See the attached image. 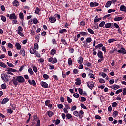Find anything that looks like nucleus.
<instances>
[{
	"label": "nucleus",
	"mask_w": 126,
	"mask_h": 126,
	"mask_svg": "<svg viewBox=\"0 0 126 126\" xmlns=\"http://www.w3.org/2000/svg\"><path fill=\"white\" fill-rule=\"evenodd\" d=\"M73 97L74 98H76L77 99L78 98H79V94L77 93H75L73 94Z\"/></svg>",
	"instance_id": "33"
},
{
	"label": "nucleus",
	"mask_w": 126,
	"mask_h": 126,
	"mask_svg": "<svg viewBox=\"0 0 126 126\" xmlns=\"http://www.w3.org/2000/svg\"><path fill=\"white\" fill-rule=\"evenodd\" d=\"M62 43H63V44H64V45H65V46H67V43L66 42V40H65V39L62 38L61 40Z\"/></svg>",
	"instance_id": "26"
},
{
	"label": "nucleus",
	"mask_w": 126,
	"mask_h": 126,
	"mask_svg": "<svg viewBox=\"0 0 126 126\" xmlns=\"http://www.w3.org/2000/svg\"><path fill=\"white\" fill-rule=\"evenodd\" d=\"M57 107L59 109H63V105L62 104H58Z\"/></svg>",
	"instance_id": "54"
},
{
	"label": "nucleus",
	"mask_w": 126,
	"mask_h": 126,
	"mask_svg": "<svg viewBox=\"0 0 126 126\" xmlns=\"http://www.w3.org/2000/svg\"><path fill=\"white\" fill-rule=\"evenodd\" d=\"M30 54H32V55H33V54H35V53H36V50L35 49H34V48L31 47L30 49Z\"/></svg>",
	"instance_id": "19"
},
{
	"label": "nucleus",
	"mask_w": 126,
	"mask_h": 126,
	"mask_svg": "<svg viewBox=\"0 0 126 126\" xmlns=\"http://www.w3.org/2000/svg\"><path fill=\"white\" fill-rule=\"evenodd\" d=\"M28 82L31 85H33L34 86L36 85V82L34 80H32V81H31V80H28Z\"/></svg>",
	"instance_id": "8"
},
{
	"label": "nucleus",
	"mask_w": 126,
	"mask_h": 126,
	"mask_svg": "<svg viewBox=\"0 0 126 126\" xmlns=\"http://www.w3.org/2000/svg\"><path fill=\"white\" fill-rule=\"evenodd\" d=\"M66 117L67 118V119H71L72 118V116L71 115V114L68 113L66 114Z\"/></svg>",
	"instance_id": "39"
},
{
	"label": "nucleus",
	"mask_w": 126,
	"mask_h": 126,
	"mask_svg": "<svg viewBox=\"0 0 126 126\" xmlns=\"http://www.w3.org/2000/svg\"><path fill=\"white\" fill-rule=\"evenodd\" d=\"M5 71H7V74H10L11 75H13V73L12 72H17V70L12 69L11 68H8L5 70Z\"/></svg>",
	"instance_id": "2"
},
{
	"label": "nucleus",
	"mask_w": 126,
	"mask_h": 126,
	"mask_svg": "<svg viewBox=\"0 0 126 126\" xmlns=\"http://www.w3.org/2000/svg\"><path fill=\"white\" fill-rule=\"evenodd\" d=\"M20 55H22V57H24L25 56V50L24 49H22L19 52Z\"/></svg>",
	"instance_id": "16"
},
{
	"label": "nucleus",
	"mask_w": 126,
	"mask_h": 126,
	"mask_svg": "<svg viewBox=\"0 0 126 126\" xmlns=\"http://www.w3.org/2000/svg\"><path fill=\"white\" fill-rule=\"evenodd\" d=\"M47 113V115H48L50 118H51L52 116H54V113L52 111H48Z\"/></svg>",
	"instance_id": "30"
},
{
	"label": "nucleus",
	"mask_w": 126,
	"mask_h": 126,
	"mask_svg": "<svg viewBox=\"0 0 126 126\" xmlns=\"http://www.w3.org/2000/svg\"><path fill=\"white\" fill-rule=\"evenodd\" d=\"M90 78H93V79H95V76L93 74H90Z\"/></svg>",
	"instance_id": "57"
},
{
	"label": "nucleus",
	"mask_w": 126,
	"mask_h": 126,
	"mask_svg": "<svg viewBox=\"0 0 126 126\" xmlns=\"http://www.w3.org/2000/svg\"><path fill=\"white\" fill-rule=\"evenodd\" d=\"M12 81L13 84L15 85V86H17V85H18V81L17 80V78H15V77H13L12 80Z\"/></svg>",
	"instance_id": "5"
},
{
	"label": "nucleus",
	"mask_w": 126,
	"mask_h": 126,
	"mask_svg": "<svg viewBox=\"0 0 126 126\" xmlns=\"http://www.w3.org/2000/svg\"><path fill=\"white\" fill-rule=\"evenodd\" d=\"M28 71L31 75H33L34 74V72H33V70L31 68H29L28 70Z\"/></svg>",
	"instance_id": "25"
},
{
	"label": "nucleus",
	"mask_w": 126,
	"mask_h": 126,
	"mask_svg": "<svg viewBox=\"0 0 126 126\" xmlns=\"http://www.w3.org/2000/svg\"><path fill=\"white\" fill-rule=\"evenodd\" d=\"M19 18L20 19H23L24 18V16L23 15V13H20Z\"/></svg>",
	"instance_id": "43"
},
{
	"label": "nucleus",
	"mask_w": 126,
	"mask_h": 126,
	"mask_svg": "<svg viewBox=\"0 0 126 126\" xmlns=\"http://www.w3.org/2000/svg\"><path fill=\"white\" fill-rule=\"evenodd\" d=\"M0 66H1V67H3V68H5L7 65H6L5 63H3V62H0Z\"/></svg>",
	"instance_id": "22"
},
{
	"label": "nucleus",
	"mask_w": 126,
	"mask_h": 126,
	"mask_svg": "<svg viewBox=\"0 0 126 126\" xmlns=\"http://www.w3.org/2000/svg\"><path fill=\"white\" fill-rule=\"evenodd\" d=\"M84 114V112L82 110H80L79 114V118H83V114Z\"/></svg>",
	"instance_id": "21"
},
{
	"label": "nucleus",
	"mask_w": 126,
	"mask_h": 126,
	"mask_svg": "<svg viewBox=\"0 0 126 126\" xmlns=\"http://www.w3.org/2000/svg\"><path fill=\"white\" fill-rule=\"evenodd\" d=\"M7 64L8 66H9V67H14V65H13V64H12V63H9V62H7Z\"/></svg>",
	"instance_id": "38"
},
{
	"label": "nucleus",
	"mask_w": 126,
	"mask_h": 126,
	"mask_svg": "<svg viewBox=\"0 0 126 126\" xmlns=\"http://www.w3.org/2000/svg\"><path fill=\"white\" fill-rule=\"evenodd\" d=\"M66 32V29H63L59 31L60 34H63V33H65Z\"/></svg>",
	"instance_id": "28"
},
{
	"label": "nucleus",
	"mask_w": 126,
	"mask_h": 126,
	"mask_svg": "<svg viewBox=\"0 0 126 126\" xmlns=\"http://www.w3.org/2000/svg\"><path fill=\"white\" fill-rule=\"evenodd\" d=\"M68 63L69 65H71V64H72V60H71V58H69L68 59Z\"/></svg>",
	"instance_id": "36"
},
{
	"label": "nucleus",
	"mask_w": 126,
	"mask_h": 126,
	"mask_svg": "<svg viewBox=\"0 0 126 126\" xmlns=\"http://www.w3.org/2000/svg\"><path fill=\"white\" fill-rule=\"evenodd\" d=\"M41 85L42 87H44V88H48L49 87V85L48 83L44 81H42L41 82Z\"/></svg>",
	"instance_id": "7"
},
{
	"label": "nucleus",
	"mask_w": 126,
	"mask_h": 126,
	"mask_svg": "<svg viewBox=\"0 0 126 126\" xmlns=\"http://www.w3.org/2000/svg\"><path fill=\"white\" fill-rule=\"evenodd\" d=\"M49 21L51 22V23H54L56 22V18H55V17L51 16L49 17Z\"/></svg>",
	"instance_id": "11"
},
{
	"label": "nucleus",
	"mask_w": 126,
	"mask_h": 126,
	"mask_svg": "<svg viewBox=\"0 0 126 126\" xmlns=\"http://www.w3.org/2000/svg\"><path fill=\"white\" fill-rule=\"evenodd\" d=\"M113 114V117L114 118H116V117H117V116H118V111H114Z\"/></svg>",
	"instance_id": "45"
},
{
	"label": "nucleus",
	"mask_w": 126,
	"mask_h": 126,
	"mask_svg": "<svg viewBox=\"0 0 126 126\" xmlns=\"http://www.w3.org/2000/svg\"><path fill=\"white\" fill-rule=\"evenodd\" d=\"M73 115L75 116L76 117H79V113H78V111H75L73 112Z\"/></svg>",
	"instance_id": "37"
},
{
	"label": "nucleus",
	"mask_w": 126,
	"mask_h": 126,
	"mask_svg": "<svg viewBox=\"0 0 126 126\" xmlns=\"http://www.w3.org/2000/svg\"><path fill=\"white\" fill-rule=\"evenodd\" d=\"M60 123H61V120H60L59 119H57L55 121V124L56 125H59V124H60Z\"/></svg>",
	"instance_id": "61"
},
{
	"label": "nucleus",
	"mask_w": 126,
	"mask_h": 126,
	"mask_svg": "<svg viewBox=\"0 0 126 126\" xmlns=\"http://www.w3.org/2000/svg\"><path fill=\"white\" fill-rule=\"evenodd\" d=\"M123 94V95H126V88H124Z\"/></svg>",
	"instance_id": "64"
},
{
	"label": "nucleus",
	"mask_w": 126,
	"mask_h": 126,
	"mask_svg": "<svg viewBox=\"0 0 126 126\" xmlns=\"http://www.w3.org/2000/svg\"><path fill=\"white\" fill-rule=\"evenodd\" d=\"M51 55H55L56 54V50L55 49H52L51 52Z\"/></svg>",
	"instance_id": "59"
},
{
	"label": "nucleus",
	"mask_w": 126,
	"mask_h": 126,
	"mask_svg": "<svg viewBox=\"0 0 126 126\" xmlns=\"http://www.w3.org/2000/svg\"><path fill=\"white\" fill-rule=\"evenodd\" d=\"M8 101H9V99H8V98H5L2 101L1 104L2 105H4V104H6V103H7V102H8Z\"/></svg>",
	"instance_id": "14"
},
{
	"label": "nucleus",
	"mask_w": 126,
	"mask_h": 126,
	"mask_svg": "<svg viewBox=\"0 0 126 126\" xmlns=\"http://www.w3.org/2000/svg\"><path fill=\"white\" fill-rule=\"evenodd\" d=\"M1 88H2V89H6V84H2L1 86Z\"/></svg>",
	"instance_id": "47"
},
{
	"label": "nucleus",
	"mask_w": 126,
	"mask_h": 126,
	"mask_svg": "<svg viewBox=\"0 0 126 126\" xmlns=\"http://www.w3.org/2000/svg\"><path fill=\"white\" fill-rule=\"evenodd\" d=\"M23 31V28H22V27L19 26L18 27V30H16V32H22Z\"/></svg>",
	"instance_id": "35"
},
{
	"label": "nucleus",
	"mask_w": 126,
	"mask_h": 126,
	"mask_svg": "<svg viewBox=\"0 0 126 126\" xmlns=\"http://www.w3.org/2000/svg\"><path fill=\"white\" fill-rule=\"evenodd\" d=\"M105 25V21H102L99 24V27H103Z\"/></svg>",
	"instance_id": "53"
},
{
	"label": "nucleus",
	"mask_w": 126,
	"mask_h": 126,
	"mask_svg": "<svg viewBox=\"0 0 126 126\" xmlns=\"http://www.w3.org/2000/svg\"><path fill=\"white\" fill-rule=\"evenodd\" d=\"M18 35H20L21 37H24V34L21 32H16Z\"/></svg>",
	"instance_id": "51"
},
{
	"label": "nucleus",
	"mask_w": 126,
	"mask_h": 126,
	"mask_svg": "<svg viewBox=\"0 0 126 126\" xmlns=\"http://www.w3.org/2000/svg\"><path fill=\"white\" fill-rule=\"evenodd\" d=\"M80 34L82 35V36H87L88 35V33L85 32H80Z\"/></svg>",
	"instance_id": "27"
},
{
	"label": "nucleus",
	"mask_w": 126,
	"mask_h": 126,
	"mask_svg": "<svg viewBox=\"0 0 126 126\" xmlns=\"http://www.w3.org/2000/svg\"><path fill=\"white\" fill-rule=\"evenodd\" d=\"M78 91H79V94H81V95H82V94L83 93V90H82V89L79 88L78 89Z\"/></svg>",
	"instance_id": "55"
},
{
	"label": "nucleus",
	"mask_w": 126,
	"mask_h": 126,
	"mask_svg": "<svg viewBox=\"0 0 126 126\" xmlns=\"http://www.w3.org/2000/svg\"><path fill=\"white\" fill-rule=\"evenodd\" d=\"M15 47L17 50H20V49H21V45H20V44H19V43H16Z\"/></svg>",
	"instance_id": "20"
},
{
	"label": "nucleus",
	"mask_w": 126,
	"mask_h": 126,
	"mask_svg": "<svg viewBox=\"0 0 126 126\" xmlns=\"http://www.w3.org/2000/svg\"><path fill=\"white\" fill-rule=\"evenodd\" d=\"M1 77L2 80H4L5 82H7V81H9V79L10 78V76L4 73L1 75Z\"/></svg>",
	"instance_id": "1"
},
{
	"label": "nucleus",
	"mask_w": 126,
	"mask_h": 126,
	"mask_svg": "<svg viewBox=\"0 0 126 126\" xmlns=\"http://www.w3.org/2000/svg\"><path fill=\"white\" fill-rule=\"evenodd\" d=\"M75 84L76 85H80L81 84V80L79 78H77L76 79Z\"/></svg>",
	"instance_id": "15"
},
{
	"label": "nucleus",
	"mask_w": 126,
	"mask_h": 126,
	"mask_svg": "<svg viewBox=\"0 0 126 126\" xmlns=\"http://www.w3.org/2000/svg\"><path fill=\"white\" fill-rule=\"evenodd\" d=\"M83 63V58L82 57H80L78 59V63H79V64H82Z\"/></svg>",
	"instance_id": "12"
},
{
	"label": "nucleus",
	"mask_w": 126,
	"mask_h": 126,
	"mask_svg": "<svg viewBox=\"0 0 126 126\" xmlns=\"http://www.w3.org/2000/svg\"><path fill=\"white\" fill-rule=\"evenodd\" d=\"M116 41H117L116 39H110L108 40V43L109 44H111V43H113V42H116Z\"/></svg>",
	"instance_id": "42"
},
{
	"label": "nucleus",
	"mask_w": 126,
	"mask_h": 126,
	"mask_svg": "<svg viewBox=\"0 0 126 126\" xmlns=\"http://www.w3.org/2000/svg\"><path fill=\"white\" fill-rule=\"evenodd\" d=\"M34 47L35 50H38L39 49V45H38V43L34 44Z\"/></svg>",
	"instance_id": "50"
},
{
	"label": "nucleus",
	"mask_w": 126,
	"mask_h": 126,
	"mask_svg": "<svg viewBox=\"0 0 126 126\" xmlns=\"http://www.w3.org/2000/svg\"><path fill=\"white\" fill-rule=\"evenodd\" d=\"M123 20V17H116L114 18L115 21H120V20Z\"/></svg>",
	"instance_id": "31"
},
{
	"label": "nucleus",
	"mask_w": 126,
	"mask_h": 126,
	"mask_svg": "<svg viewBox=\"0 0 126 126\" xmlns=\"http://www.w3.org/2000/svg\"><path fill=\"white\" fill-rule=\"evenodd\" d=\"M98 57L100 59H103V52L101 51H99L97 53Z\"/></svg>",
	"instance_id": "17"
},
{
	"label": "nucleus",
	"mask_w": 126,
	"mask_h": 126,
	"mask_svg": "<svg viewBox=\"0 0 126 126\" xmlns=\"http://www.w3.org/2000/svg\"><path fill=\"white\" fill-rule=\"evenodd\" d=\"M1 19L3 22L6 21V17L3 15H1Z\"/></svg>",
	"instance_id": "32"
},
{
	"label": "nucleus",
	"mask_w": 126,
	"mask_h": 126,
	"mask_svg": "<svg viewBox=\"0 0 126 126\" xmlns=\"http://www.w3.org/2000/svg\"><path fill=\"white\" fill-rule=\"evenodd\" d=\"M120 11H124V12H126V7L125 6V5H122L120 7Z\"/></svg>",
	"instance_id": "9"
},
{
	"label": "nucleus",
	"mask_w": 126,
	"mask_h": 126,
	"mask_svg": "<svg viewBox=\"0 0 126 126\" xmlns=\"http://www.w3.org/2000/svg\"><path fill=\"white\" fill-rule=\"evenodd\" d=\"M117 52L120 54H123V55H126V49L123 47H122L120 50H118Z\"/></svg>",
	"instance_id": "6"
},
{
	"label": "nucleus",
	"mask_w": 126,
	"mask_h": 126,
	"mask_svg": "<svg viewBox=\"0 0 126 126\" xmlns=\"http://www.w3.org/2000/svg\"><path fill=\"white\" fill-rule=\"evenodd\" d=\"M10 19H17V17L16 16V15H15L14 13L11 14L10 15Z\"/></svg>",
	"instance_id": "10"
},
{
	"label": "nucleus",
	"mask_w": 126,
	"mask_h": 126,
	"mask_svg": "<svg viewBox=\"0 0 126 126\" xmlns=\"http://www.w3.org/2000/svg\"><path fill=\"white\" fill-rule=\"evenodd\" d=\"M123 92V89H120L119 90H117L116 91V94H119V93H121V92Z\"/></svg>",
	"instance_id": "46"
},
{
	"label": "nucleus",
	"mask_w": 126,
	"mask_h": 126,
	"mask_svg": "<svg viewBox=\"0 0 126 126\" xmlns=\"http://www.w3.org/2000/svg\"><path fill=\"white\" fill-rule=\"evenodd\" d=\"M57 62H58V60H57V58H54L53 59L52 62H51V63L54 64V63H57Z\"/></svg>",
	"instance_id": "40"
},
{
	"label": "nucleus",
	"mask_w": 126,
	"mask_h": 126,
	"mask_svg": "<svg viewBox=\"0 0 126 126\" xmlns=\"http://www.w3.org/2000/svg\"><path fill=\"white\" fill-rule=\"evenodd\" d=\"M50 103H51V101L47 100L45 101V106H48L49 105V104H50Z\"/></svg>",
	"instance_id": "56"
},
{
	"label": "nucleus",
	"mask_w": 126,
	"mask_h": 126,
	"mask_svg": "<svg viewBox=\"0 0 126 126\" xmlns=\"http://www.w3.org/2000/svg\"><path fill=\"white\" fill-rule=\"evenodd\" d=\"M43 77L45 79H46V80H47V79H49V75H48L47 74H44L43 75Z\"/></svg>",
	"instance_id": "52"
},
{
	"label": "nucleus",
	"mask_w": 126,
	"mask_h": 126,
	"mask_svg": "<svg viewBox=\"0 0 126 126\" xmlns=\"http://www.w3.org/2000/svg\"><path fill=\"white\" fill-rule=\"evenodd\" d=\"M87 85L90 89H92L93 87H94V83L93 82L91 81V82H88L87 83Z\"/></svg>",
	"instance_id": "4"
},
{
	"label": "nucleus",
	"mask_w": 126,
	"mask_h": 126,
	"mask_svg": "<svg viewBox=\"0 0 126 126\" xmlns=\"http://www.w3.org/2000/svg\"><path fill=\"white\" fill-rule=\"evenodd\" d=\"M41 126V121L40 120H38L37 122L36 126Z\"/></svg>",
	"instance_id": "62"
},
{
	"label": "nucleus",
	"mask_w": 126,
	"mask_h": 126,
	"mask_svg": "<svg viewBox=\"0 0 126 126\" xmlns=\"http://www.w3.org/2000/svg\"><path fill=\"white\" fill-rule=\"evenodd\" d=\"M106 28H110L111 26H112V23H107L105 25Z\"/></svg>",
	"instance_id": "29"
},
{
	"label": "nucleus",
	"mask_w": 126,
	"mask_h": 126,
	"mask_svg": "<svg viewBox=\"0 0 126 126\" xmlns=\"http://www.w3.org/2000/svg\"><path fill=\"white\" fill-rule=\"evenodd\" d=\"M111 88H112V89L116 90V89H119V88H120V86H118V85H114L111 86Z\"/></svg>",
	"instance_id": "18"
},
{
	"label": "nucleus",
	"mask_w": 126,
	"mask_h": 126,
	"mask_svg": "<svg viewBox=\"0 0 126 126\" xmlns=\"http://www.w3.org/2000/svg\"><path fill=\"white\" fill-rule=\"evenodd\" d=\"M41 11V9L38 8V7H37L36 10H35V13L36 14H39V13Z\"/></svg>",
	"instance_id": "41"
},
{
	"label": "nucleus",
	"mask_w": 126,
	"mask_h": 126,
	"mask_svg": "<svg viewBox=\"0 0 126 126\" xmlns=\"http://www.w3.org/2000/svg\"><path fill=\"white\" fill-rule=\"evenodd\" d=\"M84 65H85V66H91V63H89V62H86L85 64Z\"/></svg>",
	"instance_id": "44"
},
{
	"label": "nucleus",
	"mask_w": 126,
	"mask_h": 126,
	"mask_svg": "<svg viewBox=\"0 0 126 126\" xmlns=\"http://www.w3.org/2000/svg\"><path fill=\"white\" fill-rule=\"evenodd\" d=\"M102 18H98V16H96L95 18L94 19V22L95 23H97V22H99L100 21V20H101Z\"/></svg>",
	"instance_id": "13"
},
{
	"label": "nucleus",
	"mask_w": 126,
	"mask_h": 126,
	"mask_svg": "<svg viewBox=\"0 0 126 126\" xmlns=\"http://www.w3.org/2000/svg\"><path fill=\"white\" fill-rule=\"evenodd\" d=\"M77 107L76 105L73 106L71 108V111H74L75 110H76Z\"/></svg>",
	"instance_id": "63"
},
{
	"label": "nucleus",
	"mask_w": 126,
	"mask_h": 126,
	"mask_svg": "<svg viewBox=\"0 0 126 126\" xmlns=\"http://www.w3.org/2000/svg\"><path fill=\"white\" fill-rule=\"evenodd\" d=\"M17 79L19 83H23L24 81H25V80L24 79V78L21 76H18L17 77Z\"/></svg>",
	"instance_id": "3"
},
{
	"label": "nucleus",
	"mask_w": 126,
	"mask_h": 126,
	"mask_svg": "<svg viewBox=\"0 0 126 126\" xmlns=\"http://www.w3.org/2000/svg\"><path fill=\"white\" fill-rule=\"evenodd\" d=\"M37 61H38V62H40V63H44V58H41L40 59H38Z\"/></svg>",
	"instance_id": "58"
},
{
	"label": "nucleus",
	"mask_w": 126,
	"mask_h": 126,
	"mask_svg": "<svg viewBox=\"0 0 126 126\" xmlns=\"http://www.w3.org/2000/svg\"><path fill=\"white\" fill-rule=\"evenodd\" d=\"M99 83H105L106 81H105L104 79H103L102 78L99 79Z\"/></svg>",
	"instance_id": "49"
},
{
	"label": "nucleus",
	"mask_w": 126,
	"mask_h": 126,
	"mask_svg": "<svg viewBox=\"0 0 126 126\" xmlns=\"http://www.w3.org/2000/svg\"><path fill=\"white\" fill-rule=\"evenodd\" d=\"M13 4L14 5V6H19V2L17 0H14L13 2Z\"/></svg>",
	"instance_id": "24"
},
{
	"label": "nucleus",
	"mask_w": 126,
	"mask_h": 126,
	"mask_svg": "<svg viewBox=\"0 0 126 126\" xmlns=\"http://www.w3.org/2000/svg\"><path fill=\"white\" fill-rule=\"evenodd\" d=\"M67 100L68 103H71V102H72V99L68 96L67 97Z\"/></svg>",
	"instance_id": "60"
},
{
	"label": "nucleus",
	"mask_w": 126,
	"mask_h": 126,
	"mask_svg": "<svg viewBox=\"0 0 126 126\" xmlns=\"http://www.w3.org/2000/svg\"><path fill=\"white\" fill-rule=\"evenodd\" d=\"M89 33H90V34H94V31H93V30H92V29H90V28H88L87 29Z\"/></svg>",
	"instance_id": "34"
},
{
	"label": "nucleus",
	"mask_w": 126,
	"mask_h": 126,
	"mask_svg": "<svg viewBox=\"0 0 126 126\" xmlns=\"http://www.w3.org/2000/svg\"><path fill=\"white\" fill-rule=\"evenodd\" d=\"M111 4H112V1H108V2L106 3V5H105V7H106L107 8H108V7H110V6H111Z\"/></svg>",
	"instance_id": "23"
},
{
	"label": "nucleus",
	"mask_w": 126,
	"mask_h": 126,
	"mask_svg": "<svg viewBox=\"0 0 126 126\" xmlns=\"http://www.w3.org/2000/svg\"><path fill=\"white\" fill-rule=\"evenodd\" d=\"M92 41V39H91V37H88L86 39V42L87 43H90Z\"/></svg>",
	"instance_id": "48"
}]
</instances>
